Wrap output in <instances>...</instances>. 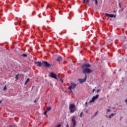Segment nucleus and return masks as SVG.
I'll return each mask as SVG.
<instances>
[{
    "mask_svg": "<svg viewBox=\"0 0 127 127\" xmlns=\"http://www.w3.org/2000/svg\"><path fill=\"white\" fill-rule=\"evenodd\" d=\"M69 110L70 114H73L76 111V106L74 104H70L69 105Z\"/></svg>",
    "mask_w": 127,
    "mask_h": 127,
    "instance_id": "1",
    "label": "nucleus"
},
{
    "mask_svg": "<svg viewBox=\"0 0 127 127\" xmlns=\"http://www.w3.org/2000/svg\"><path fill=\"white\" fill-rule=\"evenodd\" d=\"M42 64L43 67H46L47 68H51V66H52V64L48 63L46 61L43 62Z\"/></svg>",
    "mask_w": 127,
    "mask_h": 127,
    "instance_id": "2",
    "label": "nucleus"
},
{
    "mask_svg": "<svg viewBox=\"0 0 127 127\" xmlns=\"http://www.w3.org/2000/svg\"><path fill=\"white\" fill-rule=\"evenodd\" d=\"M93 70L89 68H85L83 70V74H89L90 73H92Z\"/></svg>",
    "mask_w": 127,
    "mask_h": 127,
    "instance_id": "3",
    "label": "nucleus"
},
{
    "mask_svg": "<svg viewBox=\"0 0 127 127\" xmlns=\"http://www.w3.org/2000/svg\"><path fill=\"white\" fill-rule=\"evenodd\" d=\"M76 86H77L76 84L71 83L70 86L68 87V89L71 91L72 89H75V88H76Z\"/></svg>",
    "mask_w": 127,
    "mask_h": 127,
    "instance_id": "4",
    "label": "nucleus"
},
{
    "mask_svg": "<svg viewBox=\"0 0 127 127\" xmlns=\"http://www.w3.org/2000/svg\"><path fill=\"white\" fill-rule=\"evenodd\" d=\"M98 98H99V94H97L96 96H93L92 98V100H90L89 103H93V102H95V100H97V99H98Z\"/></svg>",
    "mask_w": 127,
    "mask_h": 127,
    "instance_id": "5",
    "label": "nucleus"
},
{
    "mask_svg": "<svg viewBox=\"0 0 127 127\" xmlns=\"http://www.w3.org/2000/svg\"><path fill=\"white\" fill-rule=\"evenodd\" d=\"M86 80H87V75L86 74L85 75V77L84 78L78 79V81H79V82L81 84H82V83H84V82H85V81H86Z\"/></svg>",
    "mask_w": 127,
    "mask_h": 127,
    "instance_id": "6",
    "label": "nucleus"
},
{
    "mask_svg": "<svg viewBox=\"0 0 127 127\" xmlns=\"http://www.w3.org/2000/svg\"><path fill=\"white\" fill-rule=\"evenodd\" d=\"M75 118H76L75 116H74L72 117V119H71V122L73 123V127H76V120H75Z\"/></svg>",
    "mask_w": 127,
    "mask_h": 127,
    "instance_id": "7",
    "label": "nucleus"
},
{
    "mask_svg": "<svg viewBox=\"0 0 127 127\" xmlns=\"http://www.w3.org/2000/svg\"><path fill=\"white\" fill-rule=\"evenodd\" d=\"M50 76L52 78H54V79H56V80H57V75H56V74L53 72H51L50 74Z\"/></svg>",
    "mask_w": 127,
    "mask_h": 127,
    "instance_id": "8",
    "label": "nucleus"
},
{
    "mask_svg": "<svg viewBox=\"0 0 127 127\" xmlns=\"http://www.w3.org/2000/svg\"><path fill=\"white\" fill-rule=\"evenodd\" d=\"M105 16H107L108 17H112V18H113V17L116 18V15H114L113 14H109L107 13H105Z\"/></svg>",
    "mask_w": 127,
    "mask_h": 127,
    "instance_id": "9",
    "label": "nucleus"
},
{
    "mask_svg": "<svg viewBox=\"0 0 127 127\" xmlns=\"http://www.w3.org/2000/svg\"><path fill=\"white\" fill-rule=\"evenodd\" d=\"M35 64H37L38 67H41L42 66V63L41 62H35Z\"/></svg>",
    "mask_w": 127,
    "mask_h": 127,
    "instance_id": "10",
    "label": "nucleus"
},
{
    "mask_svg": "<svg viewBox=\"0 0 127 127\" xmlns=\"http://www.w3.org/2000/svg\"><path fill=\"white\" fill-rule=\"evenodd\" d=\"M82 67L83 69H84V68H85V67H91V65L89 64H82Z\"/></svg>",
    "mask_w": 127,
    "mask_h": 127,
    "instance_id": "11",
    "label": "nucleus"
},
{
    "mask_svg": "<svg viewBox=\"0 0 127 127\" xmlns=\"http://www.w3.org/2000/svg\"><path fill=\"white\" fill-rule=\"evenodd\" d=\"M62 60V57L59 56L57 58V61H61Z\"/></svg>",
    "mask_w": 127,
    "mask_h": 127,
    "instance_id": "12",
    "label": "nucleus"
},
{
    "mask_svg": "<svg viewBox=\"0 0 127 127\" xmlns=\"http://www.w3.org/2000/svg\"><path fill=\"white\" fill-rule=\"evenodd\" d=\"M115 116V114H111V115H110L109 116V118L110 119H112V118L114 117Z\"/></svg>",
    "mask_w": 127,
    "mask_h": 127,
    "instance_id": "13",
    "label": "nucleus"
},
{
    "mask_svg": "<svg viewBox=\"0 0 127 127\" xmlns=\"http://www.w3.org/2000/svg\"><path fill=\"white\" fill-rule=\"evenodd\" d=\"M50 110H51V107H48V108H47V109L46 110V111L47 112H49V111H50Z\"/></svg>",
    "mask_w": 127,
    "mask_h": 127,
    "instance_id": "14",
    "label": "nucleus"
},
{
    "mask_svg": "<svg viewBox=\"0 0 127 127\" xmlns=\"http://www.w3.org/2000/svg\"><path fill=\"white\" fill-rule=\"evenodd\" d=\"M29 81V78H27V80L26 81L25 83V85H26L27 84V82Z\"/></svg>",
    "mask_w": 127,
    "mask_h": 127,
    "instance_id": "15",
    "label": "nucleus"
},
{
    "mask_svg": "<svg viewBox=\"0 0 127 127\" xmlns=\"http://www.w3.org/2000/svg\"><path fill=\"white\" fill-rule=\"evenodd\" d=\"M22 56H23V57H27V55L24 54L22 55Z\"/></svg>",
    "mask_w": 127,
    "mask_h": 127,
    "instance_id": "16",
    "label": "nucleus"
},
{
    "mask_svg": "<svg viewBox=\"0 0 127 127\" xmlns=\"http://www.w3.org/2000/svg\"><path fill=\"white\" fill-rule=\"evenodd\" d=\"M98 111H97V112H96V113H95L94 115H93V117H96V116L98 115Z\"/></svg>",
    "mask_w": 127,
    "mask_h": 127,
    "instance_id": "17",
    "label": "nucleus"
},
{
    "mask_svg": "<svg viewBox=\"0 0 127 127\" xmlns=\"http://www.w3.org/2000/svg\"><path fill=\"white\" fill-rule=\"evenodd\" d=\"M82 116H83V112H81V113L79 115L80 118H82Z\"/></svg>",
    "mask_w": 127,
    "mask_h": 127,
    "instance_id": "18",
    "label": "nucleus"
},
{
    "mask_svg": "<svg viewBox=\"0 0 127 127\" xmlns=\"http://www.w3.org/2000/svg\"><path fill=\"white\" fill-rule=\"evenodd\" d=\"M48 112L45 110V112L44 113V115L45 116Z\"/></svg>",
    "mask_w": 127,
    "mask_h": 127,
    "instance_id": "19",
    "label": "nucleus"
},
{
    "mask_svg": "<svg viewBox=\"0 0 127 127\" xmlns=\"http://www.w3.org/2000/svg\"><path fill=\"white\" fill-rule=\"evenodd\" d=\"M15 78L17 80L18 79V75H16V76H15Z\"/></svg>",
    "mask_w": 127,
    "mask_h": 127,
    "instance_id": "20",
    "label": "nucleus"
},
{
    "mask_svg": "<svg viewBox=\"0 0 127 127\" xmlns=\"http://www.w3.org/2000/svg\"><path fill=\"white\" fill-rule=\"evenodd\" d=\"M106 111L108 113H110V112H111V110L110 109H107Z\"/></svg>",
    "mask_w": 127,
    "mask_h": 127,
    "instance_id": "21",
    "label": "nucleus"
},
{
    "mask_svg": "<svg viewBox=\"0 0 127 127\" xmlns=\"http://www.w3.org/2000/svg\"><path fill=\"white\" fill-rule=\"evenodd\" d=\"M7 88H6V85H5L4 87V90L5 91L6 90Z\"/></svg>",
    "mask_w": 127,
    "mask_h": 127,
    "instance_id": "22",
    "label": "nucleus"
},
{
    "mask_svg": "<svg viewBox=\"0 0 127 127\" xmlns=\"http://www.w3.org/2000/svg\"><path fill=\"white\" fill-rule=\"evenodd\" d=\"M97 93H99V92H101V90L100 89H98L97 91H96Z\"/></svg>",
    "mask_w": 127,
    "mask_h": 127,
    "instance_id": "23",
    "label": "nucleus"
},
{
    "mask_svg": "<svg viewBox=\"0 0 127 127\" xmlns=\"http://www.w3.org/2000/svg\"><path fill=\"white\" fill-rule=\"evenodd\" d=\"M95 3L96 4H98V0H95Z\"/></svg>",
    "mask_w": 127,
    "mask_h": 127,
    "instance_id": "24",
    "label": "nucleus"
},
{
    "mask_svg": "<svg viewBox=\"0 0 127 127\" xmlns=\"http://www.w3.org/2000/svg\"><path fill=\"white\" fill-rule=\"evenodd\" d=\"M85 106H86V107H87V106H88V102H85Z\"/></svg>",
    "mask_w": 127,
    "mask_h": 127,
    "instance_id": "25",
    "label": "nucleus"
},
{
    "mask_svg": "<svg viewBox=\"0 0 127 127\" xmlns=\"http://www.w3.org/2000/svg\"><path fill=\"white\" fill-rule=\"evenodd\" d=\"M61 127V124H59L57 127Z\"/></svg>",
    "mask_w": 127,
    "mask_h": 127,
    "instance_id": "26",
    "label": "nucleus"
},
{
    "mask_svg": "<svg viewBox=\"0 0 127 127\" xmlns=\"http://www.w3.org/2000/svg\"><path fill=\"white\" fill-rule=\"evenodd\" d=\"M96 91V89H94L92 91V93H94V92H95Z\"/></svg>",
    "mask_w": 127,
    "mask_h": 127,
    "instance_id": "27",
    "label": "nucleus"
},
{
    "mask_svg": "<svg viewBox=\"0 0 127 127\" xmlns=\"http://www.w3.org/2000/svg\"><path fill=\"white\" fill-rule=\"evenodd\" d=\"M119 7H120V8H121V3H120V2H119Z\"/></svg>",
    "mask_w": 127,
    "mask_h": 127,
    "instance_id": "28",
    "label": "nucleus"
},
{
    "mask_svg": "<svg viewBox=\"0 0 127 127\" xmlns=\"http://www.w3.org/2000/svg\"><path fill=\"white\" fill-rule=\"evenodd\" d=\"M89 1H90V0H86L87 2H89Z\"/></svg>",
    "mask_w": 127,
    "mask_h": 127,
    "instance_id": "29",
    "label": "nucleus"
},
{
    "mask_svg": "<svg viewBox=\"0 0 127 127\" xmlns=\"http://www.w3.org/2000/svg\"><path fill=\"white\" fill-rule=\"evenodd\" d=\"M125 103H127V99L125 100Z\"/></svg>",
    "mask_w": 127,
    "mask_h": 127,
    "instance_id": "30",
    "label": "nucleus"
},
{
    "mask_svg": "<svg viewBox=\"0 0 127 127\" xmlns=\"http://www.w3.org/2000/svg\"><path fill=\"white\" fill-rule=\"evenodd\" d=\"M61 81L63 83V80H62V79H61Z\"/></svg>",
    "mask_w": 127,
    "mask_h": 127,
    "instance_id": "31",
    "label": "nucleus"
},
{
    "mask_svg": "<svg viewBox=\"0 0 127 127\" xmlns=\"http://www.w3.org/2000/svg\"><path fill=\"white\" fill-rule=\"evenodd\" d=\"M66 127H69V125H68V124L66 125Z\"/></svg>",
    "mask_w": 127,
    "mask_h": 127,
    "instance_id": "32",
    "label": "nucleus"
},
{
    "mask_svg": "<svg viewBox=\"0 0 127 127\" xmlns=\"http://www.w3.org/2000/svg\"><path fill=\"white\" fill-rule=\"evenodd\" d=\"M2 101H1V100H0V104H1V102H2Z\"/></svg>",
    "mask_w": 127,
    "mask_h": 127,
    "instance_id": "33",
    "label": "nucleus"
},
{
    "mask_svg": "<svg viewBox=\"0 0 127 127\" xmlns=\"http://www.w3.org/2000/svg\"><path fill=\"white\" fill-rule=\"evenodd\" d=\"M86 0H83V2H85Z\"/></svg>",
    "mask_w": 127,
    "mask_h": 127,
    "instance_id": "34",
    "label": "nucleus"
},
{
    "mask_svg": "<svg viewBox=\"0 0 127 127\" xmlns=\"http://www.w3.org/2000/svg\"><path fill=\"white\" fill-rule=\"evenodd\" d=\"M35 102H36V100L35 101Z\"/></svg>",
    "mask_w": 127,
    "mask_h": 127,
    "instance_id": "35",
    "label": "nucleus"
}]
</instances>
